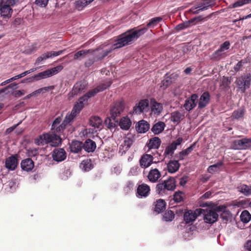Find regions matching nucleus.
<instances>
[{
    "mask_svg": "<svg viewBox=\"0 0 251 251\" xmlns=\"http://www.w3.org/2000/svg\"><path fill=\"white\" fill-rule=\"evenodd\" d=\"M147 30L148 29L146 27L139 29L133 28L127 30L118 37L116 43L112 45L109 49L102 50L100 53V55L97 56L98 59L101 60L111 52L112 50L131 44L132 42L144 34Z\"/></svg>",
    "mask_w": 251,
    "mask_h": 251,
    "instance_id": "f257e3e1",
    "label": "nucleus"
},
{
    "mask_svg": "<svg viewBox=\"0 0 251 251\" xmlns=\"http://www.w3.org/2000/svg\"><path fill=\"white\" fill-rule=\"evenodd\" d=\"M176 179L172 176L167 179L160 181L156 186V192L161 196L169 194L170 192L174 191L176 187Z\"/></svg>",
    "mask_w": 251,
    "mask_h": 251,
    "instance_id": "f03ea898",
    "label": "nucleus"
},
{
    "mask_svg": "<svg viewBox=\"0 0 251 251\" xmlns=\"http://www.w3.org/2000/svg\"><path fill=\"white\" fill-rule=\"evenodd\" d=\"M60 138L55 134L43 133L35 139L34 143L38 146H43L50 143L52 146H57L60 143Z\"/></svg>",
    "mask_w": 251,
    "mask_h": 251,
    "instance_id": "7ed1b4c3",
    "label": "nucleus"
},
{
    "mask_svg": "<svg viewBox=\"0 0 251 251\" xmlns=\"http://www.w3.org/2000/svg\"><path fill=\"white\" fill-rule=\"evenodd\" d=\"M235 83L241 93H245L246 90L248 89L251 86V74L247 73L237 78Z\"/></svg>",
    "mask_w": 251,
    "mask_h": 251,
    "instance_id": "20e7f679",
    "label": "nucleus"
},
{
    "mask_svg": "<svg viewBox=\"0 0 251 251\" xmlns=\"http://www.w3.org/2000/svg\"><path fill=\"white\" fill-rule=\"evenodd\" d=\"M112 83V81L108 80L100 84L97 87L90 90L86 94L82 96L81 99H83V100L87 102L88 99L94 97L97 93L106 89L111 86Z\"/></svg>",
    "mask_w": 251,
    "mask_h": 251,
    "instance_id": "39448f33",
    "label": "nucleus"
},
{
    "mask_svg": "<svg viewBox=\"0 0 251 251\" xmlns=\"http://www.w3.org/2000/svg\"><path fill=\"white\" fill-rule=\"evenodd\" d=\"M63 66L61 65L57 66L34 75V78H35L36 81H38L44 78L49 77L57 74L63 69Z\"/></svg>",
    "mask_w": 251,
    "mask_h": 251,
    "instance_id": "423d86ee",
    "label": "nucleus"
},
{
    "mask_svg": "<svg viewBox=\"0 0 251 251\" xmlns=\"http://www.w3.org/2000/svg\"><path fill=\"white\" fill-rule=\"evenodd\" d=\"M204 209L201 208L197 209L195 211L187 210L184 214V221L186 224L192 223L197 219L198 216L201 215Z\"/></svg>",
    "mask_w": 251,
    "mask_h": 251,
    "instance_id": "0eeeda50",
    "label": "nucleus"
},
{
    "mask_svg": "<svg viewBox=\"0 0 251 251\" xmlns=\"http://www.w3.org/2000/svg\"><path fill=\"white\" fill-rule=\"evenodd\" d=\"M251 147V138H243L234 140L232 144V148L234 150H247Z\"/></svg>",
    "mask_w": 251,
    "mask_h": 251,
    "instance_id": "6e6552de",
    "label": "nucleus"
},
{
    "mask_svg": "<svg viewBox=\"0 0 251 251\" xmlns=\"http://www.w3.org/2000/svg\"><path fill=\"white\" fill-rule=\"evenodd\" d=\"M150 110L149 101L148 99L140 100L134 106L133 113L136 114H141L143 112H147Z\"/></svg>",
    "mask_w": 251,
    "mask_h": 251,
    "instance_id": "1a4fd4ad",
    "label": "nucleus"
},
{
    "mask_svg": "<svg viewBox=\"0 0 251 251\" xmlns=\"http://www.w3.org/2000/svg\"><path fill=\"white\" fill-rule=\"evenodd\" d=\"M125 108L124 103L122 101L114 103L110 109V115L112 118H118L120 117Z\"/></svg>",
    "mask_w": 251,
    "mask_h": 251,
    "instance_id": "9d476101",
    "label": "nucleus"
},
{
    "mask_svg": "<svg viewBox=\"0 0 251 251\" xmlns=\"http://www.w3.org/2000/svg\"><path fill=\"white\" fill-rule=\"evenodd\" d=\"M86 83L84 81H80L77 82L75 84L73 89L71 92H70L69 94V97L73 98L75 95H77L82 92H84L86 87Z\"/></svg>",
    "mask_w": 251,
    "mask_h": 251,
    "instance_id": "9b49d317",
    "label": "nucleus"
},
{
    "mask_svg": "<svg viewBox=\"0 0 251 251\" xmlns=\"http://www.w3.org/2000/svg\"><path fill=\"white\" fill-rule=\"evenodd\" d=\"M204 217L203 219L205 223L208 224H213L218 220L219 217L217 212L212 209L204 210L202 214Z\"/></svg>",
    "mask_w": 251,
    "mask_h": 251,
    "instance_id": "f8f14e48",
    "label": "nucleus"
},
{
    "mask_svg": "<svg viewBox=\"0 0 251 251\" xmlns=\"http://www.w3.org/2000/svg\"><path fill=\"white\" fill-rule=\"evenodd\" d=\"M13 10L11 7L3 3V0H0V14L3 19H9L12 16Z\"/></svg>",
    "mask_w": 251,
    "mask_h": 251,
    "instance_id": "ddd939ff",
    "label": "nucleus"
},
{
    "mask_svg": "<svg viewBox=\"0 0 251 251\" xmlns=\"http://www.w3.org/2000/svg\"><path fill=\"white\" fill-rule=\"evenodd\" d=\"M198 100V95L194 94L187 99L184 104V107L187 111H190L194 108L197 105Z\"/></svg>",
    "mask_w": 251,
    "mask_h": 251,
    "instance_id": "4468645a",
    "label": "nucleus"
},
{
    "mask_svg": "<svg viewBox=\"0 0 251 251\" xmlns=\"http://www.w3.org/2000/svg\"><path fill=\"white\" fill-rule=\"evenodd\" d=\"M62 121V118L60 117L56 118L54 121H53L51 129L53 131V132H56L57 133H61L66 128V124H65L63 122L61 124V122Z\"/></svg>",
    "mask_w": 251,
    "mask_h": 251,
    "instance_id": "2eb2a0df",
    "label": "nucleus"
},
{
    "mask_svg": "<svg viewBox=\"0 0 251 251\" xmlns=\"http://www.w3.org/2000/svg\"><path fill=\"white\" fill-rule=\"evenodd\" d=\"M153 157L149 154H144L139 160L140 166L142 168H147L153 163Z\"/></svg>",
    "mask_w": 251,
    "mask_h": 251,
    "instance_id": "dca6fc26",
    "label": "nucleus"
},
{
    "mask_svg": "<svg viewBox=\"0 0 251 251\" xmlns=\"http://www.w3.org/2000/svg\"><path fill=\"white\" fill-rule=\"evenodd\" d=\"M150 191V187L147 184L143 183L138 185L136 194L140 198H146L149 195Z\"/></svg>",
    "mask_w": 251,
    "mask_h": 251,
    "instance_id": "f3484780",
    "label": "nucleus"
},
{
    "mask_svg": "<svg viewBox=\"0 0 251 251\" xmlns=\"http://www.w3.org/2000/svg\"><path fill=\"white\" fill-rule=\"evenodd\" d=\"M64 50H62L58 51H50L43 53L37 58L35 62V64H38L40 62L48 58L59 55L61 54Z\"/></svg>",
    "mask_w": 251,
    "mask_h": 251,
    "instance_id": "a211bd4d",
    "label": "nucleus"
},
{
    "mask_svg": "<svg viewBox=\"0 0 251 251\" xmlns=\"http://www.w3.org/2000/svg\"><path fill=\"white\" fill-rule=\"evenodd\" d=\"M52 156L55 161L60 162L66 159V153L63 149H55L53 151Z\"/></svg>",
    "mask_w": 251,
    "mask_h": 251,
    "instance_id": "6ab92c4d",
    "label": "nucleus"
},
{
    "mask_svg": "<svg viewBox=\"0 0 251 251\" xmlns=\"http://www.w3.org/2000/svg\"><path fill=\"white\" fill-rule=\"evenodd\" d=\"M150 107L151 113L156 115H159L163 109L162 104L157 102L154 99L151 100Z\"/></svg>",
    "mask_w": 251,
    "mask_h": 251,
    "instance_id": "aec40b11",
    "label": "nucleus"
},
{
    "mask_svg": "<svg viewBox=\"0 0 251 251\" xmlns=\"http://www.w3.org/2000/svg\"><path fill=\"white\" fill-rule=\"evenodd\" d=\"M148 178L152 183H155L161 177V172L156 168L151 169L148 175Z\"/></svg>",
    "mask_w": 251,
    "mask_h": 251,
    "instance_id": "412c9836",
    "label": "nucleus"
},
{
    "mask_svg": "<svg viewBox=\"0 0 251 251\" xmlns=\"http://www.w3.org/2000/svg\"><path fill=\"white\" fill-rule=\"evenodd\" d=\"M18 164V160L14 155L8 157L5 161V167L9 170L13 171L16 169Z\"/></svg>",
    "mask_w": 251,
    "mask_h": 251,
    "instance_id": "4be33fe9",
    "label": "nucleus"
},
{
    "mask_svg": "<svg viewBox=\"0 0 251 251\" xmlns=\"http://www.w3.org/2000/svg\"><path fill=\"white\" fill-rule=\"evenodd\" d=\"M210 96L207 91L204 92L200 97L198 107L201 109L205 107L209 102Z\"/></svg>",
    "mask_w": 251,
    "mask_h": 251,
    "instance_id": "5701e85b",
    "label": "nucleus"
},
{
    "mask_svg": "<svg viewBox=\"0 0 251 251\" xmlns=\"http://www.w3.org/2000/svg\"><path fill=\"white\" fill-rule=\"evenodd\" d=\"M150 128V126L149 123L144 120H142L138 122L136 126V129L139 133H145Z\"/></svg>",
    "mask_w": 251,
    "mask_h": 251,
    "instance_id": "b1692460",
    "label": "nucleus"
},
{
    "mask_svg": "<svg viewBox=\"0 0 251 251\" xmlns=\"http://www.w3.org/2000/svg\"><path fill=\"white\" fill-rule=\"evenodd\" d=\"M83 149L87 152H93L96 148V144L95 141L88 139L83 143Z\"/></svg>",
    "mask_w": 251,
    "mask_h": 251,
    "instance_id": "393cba45",
    "label": "nucleus"
},
{
    "mask_svg": "<svg viewBox=\"0 0 251 251\" xmlns=\"http://www.w3.org/2000/svg\"><path fill=\"white\" fill-rule=\"evenodd\" d=\"M21 166L22 170L29 172L34 168V163L31 158H28L21 161Z\"/></svg>",
    "mask_w": 251,
    "mask_h": 251,
    "instance_id": "a878e982",
    "label": "nucleus"
},
{
    "mask_svg": "<svg viewBox=\"0 0 251 251\" xmlns=\"http://www.w3.org/2000/svg\"><path fill=\"white\" fill-rule=\"evenodd\" d=\"M82 142L77 140L73 141L70 145V149L72 152L79 153L82 151Z\"/></svg>",
    "mask_w": 251,
    "mask_h": 251,
    "instance_id": "bb28decb",
    "label": "nucleus"
},
{
    "mask_svg": "<svg viewBox=\"0 0 251 251\" xmlns=\"http://www.w3.org/2000/svg\"><path fill=\"white\" fill-rule=\"evenodd\" d=\"M118 125L123 130H127L131 126V121L127 116L123 117L118 121Z\"/></svg>",
    "mask_w": 251,
    "mask_h": 251,
    "instance_id": "cd10ccee",
    "label": "nucleus"
},
{
    "mask_svg": "<svg viewBox=\"0 0 251 251\" xmlns=\"http://www.w3.org/2000/svg\"><path fill=\"white\" fill-rule=\"evenodd\" d=\"M180 166L178 160H170L167 164L168 171L170 173H174L177 172Z\"/></svg>",
    "mask_w": 251,
    "mask_h": 251,
    "instance_id": "c85d7f7f",
    "label": "nucleus"
},
{
    "mask_svg": "<svg viewBox=\"0 0 251 251\" xmlns=\"http://www.w3.org/2000/svg\"><path fill=\"white\" fill-rule=\"evenodd\" d=\"M86 103L87 102L83 100V99H81V97H80L78 99V101L76 102L73 106L72 110L73 113H75L76 115L78 114L84 107V105L87 104Z\"/></svg>",
    "mask_w": 251,
    "mask_h": 251,
    "instance_id": "c756f323",
    "label": "nucleus"
},
{
    "mask_svg": "<svg viewBox=\"0 0 251 251\" xmlns=\"http://www.w3.org/2000/svg\"><path fill=\"white\" fill-rule=\"evenodd\" d=\"M166 203L162 199H158L154 202V211L157 214L162 213L166 209Z\"/></svg>",
    "mask_w": 251,
    "mask_h": 251,
    "instance_id": "7c9ffc66",
    "label": "nucleus"
},
{
    "mask_svg": "<svg viewBox=\"0 0 251 251\" xmlns=\"http://www.w3.org/2000/svg\"><path fill=\"white\" fill-rule=\"evenodd\" d=\"M196 144V142L192 144L189 147L187 148L186 149L180 151L178 153V156H177V154L176 155L175 157L176 158H178V160H183L184 159L185 156L188 155L193 150L194 147H195Z\"/></svg>",
    "mask_w": 251,
    "mask_h": 251,
    "instance_id": "2f4dec72",
    "label": "nucleus"
},
{
    "mask_svg": "<svg viewBox=\"0 0 251 251\" xmlns=\"http://www.w3.org/2000/svg\"><path fill=\"white\" fill-rule=\"evenodd\" d=\"M176 149L172 144H171L166 148L163 155L162 156L160 154H159L157 152V154H159L160 157L158 161L159 160H161V161L164 160L165 157L169 155H170L171 156H172L174 153V151Z\"/></svg>",
    "mask_w": 251,
    "mask_h": 251,
    "instance_id": "473e14b6",
    "label": "nucleus"
},
{
    "mask_svg": "<svg viewBox=\"0 0 251 251\" xmlns=\"http://www.w3.org/2000/svg\"><path fill=\"white\" fill-rule=\"evenodd\" d=\"M165 124L163 122L155 123L152 127L151 130L154 134H159L164 129Z\"/></svg>",
    "mask_w": 251,
    "mask_h": 251,
    "instance_id": "72a5a7b5",
    "label": "nucleus"
},
{
    "mask_svg": "<svg viewBox=\"0 0 251 251\" xmlns=\"http://www.w3.org/2000/svg\"><path fill=\"white\" fill-rule=\"evenodd\" d=\"M161 141L158 137H154L150 139L148 144V147L149 149H158L160 146Z\"/></svg>",
    "mask_w": 251,
    "mask_h": 251,
    "instance_id": "f704fd0d",
    "label": "nucleus"
},
{
    "mask_svg": "<svg viewBox=\"0 0 251 251\" xmlns=\"http://www.w3.org/2000/svg\"><path fill=\"white\" fill-rule=\"evenodd\" d=\"M106 127L110 129H112L118 125V119L112 118L110 117H107L104 121Z\"/></svg>",
    "mask_w": 251,
    "mask_h": 251,
    "instance_id": "c9c22d12",
    "label": "nucleus"
},
{
    "mask_svg": "<svg viewBox=\"0 0 251 251\" xmlns=\"http://www.w3.org/2000/svg\"><path fill=\"white\" fill-rule=\"evenodd\" d=\"M237 189L239 192L246 196H249L251 195V185L242 184L238 186Z\"/></svg>",
    "mask_w": 251,
    "mask_h": 251,
    "instance_id": "e433bc0d",
    "label": "nucleus"
},
{
    "mask_svg": "<svg viewBox=\"0 0 251 251\" xmlns=\"http://www.w3.org/2000/svg\"><path fill=\"white\" fill-rule=\"evenodd\" d=\"M204 2L201 3V8L198 9V10L194 12L195 13H199L200 11H202L208 9V7H212L215 4V0H202Z\"/></svg>",
    "mask_w": 251,
    "mask_h": 251,
    "instance_id": "4c0bfd02",
    "label": "nucleus"
},
{
    "mask_svg": "<svg viewBox=\"0 0 251 251\" xmlns=\"http://www.w3.org/2000/svg\"><path fill=\"white\" fill-rule=\"evenodd\" d=\"M93 1L92 0H89H89H78L75 2V6L77 10L81 11Z\"/></svg>",
    "mask_w": 251,
    "mask_h": 251,
    "instance_id": "58836bf2",
    "label": "nucleus"
},
{
    "mask_svg": "<svg viewBox=\"0 0 251 251\" xmlns=\"http://www.w3.org/2000/svg\"><path fill=\"white\" fill-rule=\"evenodd\" d=\"M102 122V120L98 116H93L89 119L90 125L95 128H100Z\"/></svg>",
    "mask_w": 251,
    "mask_h": 251,
    "instance_id": "ea45409f",
    "label": "nucleus"
},
{
    "mask_svg": "<svg viewBox=\"0 0 251 251\" xmlns=\"http://www.w3.org/2000/svg\"><path fill=\"white\" fill-rule=\"evenodd\" d=\"M226 53H222L219 50H217L210 56V58L213 61H219L226 57Z\"/></svg>",
    "mask_w": 251,
    "mask_h": 251,
    "instance_id": "a19ab883",
    "label": "nucleus"
},
{
    "mask_svg": "<svg viewBox=\"0 0 251 251\" xmlns=\"http://www.w3.org/2000/svg\"><path fill=\"white\" fill-rule=\"evenodd\" d=\"M223 165V161H219L217 163L209 166L207 168V172L213 174L215 172H217Z\"/></svg>",
    "mask_w": 251,
    "mask_h": 251,
    "instance_id": "79ce46f5",
    "label": "nucleus"
},
{
    "mask_svg": "<svg viewBox=\"0 0 251 251\" xmlns=\"http://www.w3.org/2000/svg\"><path fill=\"white\" fill-rule=\"evenodd\" d=\"M162 20V18L160 17H155L151 19L149 22L147 24L146 27L147 29L149 28H153L157 25V24Z\"/></svg>",
    "mask_w": 251,
    "mask_h": 251,
    "instance_id": "37998d69",
    "label": "nucleus"
},
{
    "mask_svg": "<svg viewBox=\"0 0 251 251\" xmlns=\"http://www.w3.org/2000/svg\"><path fill=\"white\" fill-rule=\"evenodd\" d=\"M241 221L244 223H248L251 219V215L247 210H244L240 215Z\"/></svg>",
    "mask_w": 251,
    "mask_h": 251,
    "instance_id": "c03bdc74",
    "label": "nucleus"
},
{
    "mask_svg": "<svg viewBox=\"0 0 251 251\" xmlns=\"http://www.w3.org/2000/svg\"><path fill=\"white\" fill-rule=\"evenodd\" d=\"M183 115L178 111H175L171 114V121L173 122L179 123L182 119Z\"/></svg>",
    "mask_w": 251,
    "mask_h": 251,
    "instance_id": "a18cd8bd",
    "label": "nucleus"
},
{
    "mask_svg": "<svg viewBox=\"0 0 251 251\" xmlns=\"http://www.w3.org/2000/svg\"><path fill=\"white\" fill-rule=\"evenodd\" d=\"M92 52V51L91 50H81L80 51H78L76 52L74 54V60H77L79 59L80 57H82L84 58L85 57V55H86L87 54L89 53Z\"/></svg>",
    "mask_w": 251,
    "mask_h": 251,
    "instance_id": "49530a36",
    "label": "nucleus"
},
{
    "mask_svg": "<svg viewBox=\"0 0 251 251\" xmlns=\"http://www.w3.org/2000/svg\"><path fill=\"white\" fill-rule=\"evenodd\" d=\"M80 167L85 171H89L92 167V163L90 159L84 160L80 164Z\"/></svg>",
    "mask_w": 251,
    "mask_h": 251,
    "instance_id": "de8ad7c7",
    "label": "nucleus"
},
{
    "mask_svg": "<svg viewBox=\"0 0 251 251\" xmlns=\"http://www.w3.org/2000/svg\"><path fill=\"white\" fill-rule=\"evenodd\" d=\"M249 202V200H236L233 201V205L237 207H245Z\"/></svg>",
    "mask_w": 251,
    "mask_h": 251,
    "instance_id": "09e8293b",
    "label": "nucleus"
},
{
    "mask_svg": "<svg viewBox=\"0 0 251 251\" xmlns=\"http://www.w3.org/2000/svg\"><path fill=\"white\" fill-rule=\"evenodd\" d=\"M251 3V0H238L229 6L230 8H236L245 4Z\"/></svg>",
    "mask_w": 251,
    "mask_h": 251,
    "instance_id": "8fccbe9b",
    "label": "nucleus"
},
{
    "mask_svg": "<svg viewBox=\"0 0 251 251\" xmlns=\"http://www.w3.org/2000/svg\"><path fill=\"white\" fill-rule=\"evenodd\" d=\"M184 193L181 191H178L175 193L174 195V200L176 202H180L183 201Z\"/></svg>",
    "mask_w": 251,
    "mask_h": 251,
    "instance_id": "3c124183",
    "label": "nucleus"
},
{
    "mask_svg": "<svg viewBox=\"0 0 251 251\" xmlns=\"http://www.w3.org/2000/svg\"><path fill=\"white\" fill-rule=\"evenodd\" d=\"M175 218V214L173 211L168 210L163 215V219L166 222L172 221Z\"/></svg>",
    "mask_w": 251,
    "mask_h": 251,
    "instance_id": "603ef678",
    "label": "nucleus"
},
{
    "mask_svg": "<svg viewBox=\"0 0 251 251\" xmlns=\"http://www.w3.org/2000/svg\"><path fill=\"white\" fill-rule=\"evenodd\" d=\"M245 112L244 109H238L233 112L232 116L234 119H239L244 116Z\"/></svg>",
    "mask_w": 251,
    "mask_h": 251,
    "instance_id": "864d4df0",
    "label": "nucleus"
},
{
    "mask_svg": "<svg viewBox=\"0 0 251 251\" xmlns=\"http://www.w3.org/2000/svg\"><path fill=\"white\" fill-rule=\"evenodd\" d=\"M230 46V42L226 41L221 44L218 50H219L222 53H226V51L227 50L229 49Z\"/></svg>",
    "mask_w": 251,
    "mask_h": 251,
    "instance_id": "5fc2aeb1",
    "label": "nucleus"
},
{
    "mask_svg": "<svg viewBox=\"0 0 251 251\" xmlns=\"http://www.w3.org/2000/svg\"><path fill=\"white\" fill-rule=\"evenodd\" d=\"M172 78L167 76L166 75L165 76L164 80L162 81V84L164 87V89L167 88L172 83Z\"/></svg>",
    "mask_w": 251,
    "mask_h": 251,
    "instance_id": "6e6d98bb",
    "label": "nucleus"
},
{
    "mask_svg": "<svg viewBox=\"0 0 251 251\" xmlns=\"http://www.w3.org/2000/svg\"><path fill=\"white\" fill-rule=\"evenodd\" d=\"M76 115H76V114L73 113V111H71V113L70 114L67 115L63 121V122L66 124V126L68 124L72 121Z\"/></svg>",
    "mask_w": 251,
    "mask_h": 251,
    "instance_id": "4d7b16f0",
    "label": "nucleus"
},
{
    "mask_svg": "<svg viewBox=\"0 0 251 251\" xmlns=\"http://www.w3.org/2000/svg\"><path fill=\"white\" fill-rule=\"evenodd\" d=\"M191 22L190 20L188 22L181 23L176 26V29L177 31L181 30L188 27L190 25Z\"/></svg>",
    "mask_w": 251,
    "mask_h": 251,
    "instance_id": "13d9d810",
    "label": "nucleus"
},
{
    "mask_svg": "<svg viewBox=\"0 0 251 251\" xmlns=\"http://www.w3.org/2000/svg\"><path fill=\"white\" fill-rule=\"evenodd\" d=\"M221 217L223 220L227 221L231 217V214L228 209H226L221 214Z\"/></svg>",
    "mask_w": 251,
    "mask_h": 251,
    "instance_id": "bf43d9fd",
    "label": "nucleus"
},
{
    "mask_svg": "<svg viewBox=\"0 0 251 251\" xmlns=\"http://www.w3.org/2000/svg\"><path fill=\"white\" fill-rule=\"evenodd\" d=\"M36 70H37V69L36 68H31L29 70L26 71L17 75V77H19V78H22V77H24L26 75L35 71Z\"/></svg>",
    "mask_w": 251,
    "mask_h": 251,
    "instance_id": "052dcab7",
    "label": "nucleus"
},
{
    "mask_svg": "<svg viewBox=\"0 0 251 251\" xmlns=\"http://www.w3.org/2000/svg\"><path fill=\"white\" fill-rule=\"evenodd\" d=\"M49 0H36L35 3L40 7H45L47 5Z\"/></svg>",
    "mask_w": 251,
    "mask_h": 251,
    "instance_id": "680f3d73",
    "label": "nucleus"
},
{
    "mask_svg": "<svg viewBox=\"0 0 251 251\" xmlns=\"http://www.w3.org/2000/svg\"><path fill=\"white\" fill-rule=\"evenodd\" d=\"M28 155L30 157H34L39 154L38 150L37 149H30L28 150Z\"/></svg>",
    "mask_w": 251,
    "mask_h": 251,
    "instance_id": "e2e57ef3",
    "label": "nucleus"
},
{
    "mask_svg": "<svg viewBox=\"0 0 251 251\" xmlns=\"http://www.w3.org/2000/svg\"><path fill=\"white\" fill-rule=\"evenodd\" d=\"M19 0H6L5 1L3 0V3L11 7L19 2Z\"/></svg>",
    "mask_w": 251,
    "mask_h": 251,
    "instance_id": "0e129e2a",
    "label": "nucleus"
},
{
    "mask_svg": "<svg viewBox=\"0 0 251 251\" xmlns=\"http://www.w3.org/2000/svg\"><path fill=\"white\" fill-rule=\"evenodd\" d=\"M25 91L24 90H16L13 93V95L16 98H19L25 95Z\"/></svg>",
    "mask_w": 251,
    "mask_h": 251,
    "instance_id": "69168bd1",
    "label": "nucleus"
},
{
    "mask_svg": "<svg viewBox=\"0 0 251 251\" xmlns=\"http://www.w3.org/2000/svg\"><path fill=\"white\" fill-rule=\"evenodd\" d=\"M23 22V19L21 18H16L12 22V25L15 27H17Z\"/></svg>",
    "mask_w": 251,
    "mask_h": 251,
    "instance_id": "338daca9",
    "label": "nucleus"
},
{
    "mask_svg": "<svg viewBox=\"0 0 251 251\" xmlns=\"http://www.w3.org/2000/svg\"><path fill=\"white\" fill-rule=\"evenodd\" d=\"M95 61V59L94 57L89 58L85 61L84 65L86 67L89 68L94 64Z\"/></svg>",
    "mask_w": 251,
    "mask_h": 251,
    "instance_id": "774afa93",
    "label": "nucleus"
}]
</instances>
